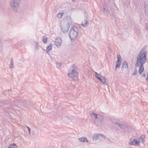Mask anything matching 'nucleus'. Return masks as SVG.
Segmentation results:
<instances>
[{
    "mask_svg": "<svg viewBox=\"0 0 148 148\" xmlns=\"http://www.w3.org/2000/svg\"><path fill=\"white\" fill-rule=\"evenodd\" d=\"M62 43V41L60 38L57 37L56 40L55 44L57 46H59L61 45Z\"/></svg>",
    "mask_w": 148,
    "mask_h": 148,
    "instance_id": "nucleus-9",
    "label": "nucleus"
},
{
    "mask_svg": "<svg viewBox=\"0 0 148 148\" xmlns=\"http://www.w3.org/2000/svg\"><path fill=\"white\" fill-rule=\"evenodd\" d=\"M103 119V117L102 116L99 114H98L97 117V120L98 121H102Z\"/></svg>",
    "mask_w": 148,
    "mask_h": 148,
    "instance_id": "nucleus-14",
    "label": "nucleus"
},
{
    "mask_svg": "<svg viewBox=\"0 0 148 148\" xmlns=\"http://www.w3.org/2000/svg\"><path fill=\"white\" fill-rule=\"evenodd\" d=\"M137 70L136 69V70H135V71L132 74V75H136L137 74Z\"/></svg>",
    "mask_w": 148,
    "mask_h": 148,
    "instance_id": "nucleus-29",
    "label": "nucleus"
},
{
    "mask_svg": "<svg viewBox=\"0 0 148 148\" xmlns=\"http://www.w3.org/2000/svg\"><path fill=\"white\" fill-rule=\"evenodd\" d=\"M117 61L116 63L115 70L117 68H119L120 66L121 62V56L120 55H118L117 56Z\"/></svg>",
    "mask_w": 148,
    "mask_h": 148,
    "instance_id": "nucleus-8",
    "label": "nucleus"
},
{
    "mask_svg": "<svg viewBox=\"0 0 148 148\" xmlns=\"http://www.w3.org/2000/svg\"><path fill=\"white\" fill-rule=\"evenodd\" d=\"M26 100H25V102H26Z\"/></svg>",
    "mask_w": 148,
    "mask_h": 148,
    "instance_id": "nucleus-37",
    "label": "nucleus"
},
{
    "mask_svg": "<svg viewBox=\"0 0 148 148\" xmlns=\"http://www.w3.org/2000/svg\"><path fill=\"white\" fill-rule=\"evenodd\" d=\"M27 127L28 129L29 134H31V132H30L31 129H30V128L29 127H28V126H27Z\"/></svg>",
    "mask_w": 148,
    "mask_h": 148,
    "instance_id": "nucleus-30",
    "label": "nucleus"
},
{
    "mask_svg": "<svg viewBox=\"0 0 148 148\" xmlns=\"http://www.w3.org/2000/svg\"><path fill=\"white\" fill-rule=\"evenodd\" d=\"M142 76L144 77H145V74H143V75H142Z\"/></svg>",
    "mask_w": 148,
    "mask_h": 148,
    "instance_id": "nucleus-31",
    "label": "nucleus"
},
{
    "mask_svg": "<svg viewBox=\"0 0 148 148\" xmlns=\"http://www.w3.org/2000/svg\"><path fill=\"white\" fill-rule=\"evenodd\" d=\"M90 112L91 113V116L92 118L96 120L97 119L98 114H97L94 113L92 111H91Z\"/></svg>",
    "mask_w": 148,
    "mask_h": 148,
    "instance_id": "nucleus-11",
    "label": "nucleus"
},
{
    "mask_svg": "<svg viewBox=\"0 0 148 148\" xmlns=\"http://www.w3.org/2000/svg\"><path fill=\"white\" fill-rule=\"evenodd\" d=\"M17 145L15 144L10 145L8 148H17Z\"/></svg>",
    "mask_w": 148,
    "mask_h": 148,
    "instance_id": "nucleus-23",
    "label": "nucleus"
},
{
    "mask_svg": "<svg viewBox=\"0 0 148 148\" xmlns=\"http://www.w3.org/2000/svg\"><path fill=\"white\" fill-rule=\"evenodd\" d=\"M145 29L146 30L148 31V23L145 24Z\"/></svg>",
    "mask_w": 148,
    "mask_h": 148,
    "instance_id": "nucleus-28",
    "label": "nucleus"
},
{
    "mask_svg": "<svg viewBox=\"0 0 148 148\" xmlns=\"http://www.w3.org/2000/svg\"><path fill=\"white\" fill-rule=\"evenodd\" d=\"M106 136H105L101 134H99V139L101 140L105 138Z\"/></svg>",
    "mask_w": 148,
    "mask_h": 148,
    "instance_id": "nucleus-16",
    "label": "nucleus"
},
{
    "mask_svg": "<svg viewBox=\"0 0 148 148\" xmlns=\"http://www.w3.org/2000/svg\"><path fill=\"white\" fill-rule=\"evenodd\" d=\"M103 10H105V8H104L103 9Z\"/></svg>",
    "mask_w": 148,
    "mask_h": 148,
    "instance_id": "nucleus-36",
    "label": "nucleus"
},
{
    "mask_svg": "<svg viewBox=\"0 0 148 148\" xmlns=\"http://www.w3.org/2000/svg\"><path fill=\"white\" fill-rule=\"evenodd\" d=\"M147 55L144 53H141L139 52L137 57V59L135 66L136 67H139V64L143 65L147 61Z\"/></svg>",
    "mask_w": 148,
    "mask_h": 148,
    "instance_id": "nucleus-1",
    "label": "nucleus"
},
{
    "mask_svg": "<svg viewBox=\"0 0 148 148\" xmlns=\"http://www.w3.org/2000/svg\"><path fill=\"white\" fill-rule=\"evenodd\" d=\"M35 45L36 46L38 45V44L37 42H35Z\"/></svg>",
    "mask_w": 148,
    "mask_h": 148,
    "instance_id": "nucleus-33",
    "label": "nucleus"
},
{
    "mask_svg": "<svg viewBox=\"0 0 148 148\" xmlns=\"http://www.w3.org/2000/svg\"><path fill=\"white\" fill-rule=\"evenodd\" d=\"M42 41L44 43H46L47 42V38L45 36L42 37Z\"/></svg>",
    "mask_w": 148,
    "mask_h": 148,
    "instance_id": "nucleus-25",
    "label": "nucleus"
},
{
    "mask_svg": "<svg viewBox=\"0 0 148 148\" xmlns=\"http://www.w3.org/2000/svg\"><path fill=\"white\" fill-rule=\"evenodd\" d=\"M145 136L144 135H143L140 136V138L141 140L142 143H144L145 141Z\"/></svg>",
    "mask_w": 148,
    "mask_h": 148,
    "instance_id": "nucleus-18",
    "label": "nucleus"
},
{
    "mask_svg": "<svg viewBox=\"0 0 148 148\" xmlns=\"http://www.w3.org/2000/svg\"><path fill=\"white\" fill-rule=\"evenodd\" d=\"M20 0H11L10 5L11 8L15 12L17 11V8L18 7Z\"/></svg>",
    "mask_w": 148,
    "mask_h": 148,
    "instance_id": "nucleus-4",
    "label": "nucleus"
},
{
    "mask_svg": "<svg viewBox=\"0 0 148 148\" xmlns=\"http://www.w3.org/2000/svg\"><path fill=\"white\" fill-rule=\"evenodd\" d=\"M147 132L148 134V130L147 131Z\"/></svg>",
    "mask_w": 148,
    "mask_h": 148,
    "instance_id": "nucleus-35",
    "label": "nucleus"
},
{
    "mask_svg": "<svg viewBox=\"0 0 148 148\" xmlns=\"http://www.w3.org/2000/svg\"><path fill=\"white\" fill-rule=\"evenodd\" d=\"M13 58H12L11 59L10 63L9 66L10 69H12L13 68Z\"/></svg>",
    "mask_w": 148,
    "mask_h": 148,
    "instance_id": "nucleus-22",
    "label": "nucleus"
},
{
    "mask_svg": "<svg viewBox=\"0 0 148 148\" xmlns=\"http://www.w3.org/2000/svg\"><path fill=\"white\" fill-rule=\"evenodd\" d=\"M146 80L147 82H148V77L147 76V77L146 78Z\"/></svg>",
    "mask_w": 148,
    "mask_h": 148,
    "instance_id": "nucleus-32",
    "label": "nucleus"
},
{
    "mask_svg": "<svg viewBox=\"0 0 148 148\" xmlns=\"http://www.w3.org/2000/svg\"><path fill=\"white\" fill-rule=\"evenodd\" d=\"M114 124L117 125L119 126V127L121 129H125L127 127V126L124 125H123L120 124L118 122H115L114 123Z\"/></svg>",
    "mask_w": 148,
    "mask_h": 148,
    "instance_id": "nucleus-12",
    "label": "nucleus"
},
{
    "mask_svg": "<svg viewBox=\"0 0 148 148\" xmlns=\"http://www.w3.org/2000/svg\"><path fill=\"white\" fill-rule=\"evenodd\" d=\"M140 140L139 138L138 139L134 138L132 140H131L129 143L130 145H133L135 146H138L140 143Z\"/></svg>",
    "mask_w": 148,
    "mask_h": 148,
    "instance_id": "nucleus-7",
    "label": "nucleus"
},
{
    "mask_svg": "<svg viewBox=\"0 0 148 148\" xmlns=\"http://www.w3.org/2000/svg\"><path fill=\"white\" fill-rule=\"evenodd\" d=\"M62 63L61 62H57L56 66L57 68L60 67L62 65Z\"/></svg>",
    "mask_w": 148,
    "mask_h": 148,
    "instance_id": "nucleus-27",
    "label": "nucleus"
},
{
    "mask_svg": "<svg viewBox=\"0 0 148 148\" xmlns=\"http://www.w3.org/2000/svg\"><path fill=\"white\" fill-rule=\"evenodd\" d=\"M99 139V134H95L93 136V140H96L97 139Z\"/></svg>",
    "mask_w": 148,
    "mask_h": 148,
    "instance_id": "nucleus-20",
    "label": "nucleus"
},
{
    "mask_svg": "<svg viewBox=\"0 0 148 148\" xmlns=\"http://www.w3.org/2000/svg\"><path fill=\"white\" fill-rule=\"evenodd\" d=\"M128 67L127 62L126 61H124L123 65V68H127Z\"/></svg>",
    "mask_w": 148,
    "mask_h": 148,
    "instance_id": "nucleus-19",
    "label": "nucleus"
},
{
    "mask_svg": "<svg viewBox=\"0 0 148 148\" xmlns=\"http://www.w3.org/2000/svg\"><path fill=\"white\" fill-rule=\"evenodd\" d=\"M52 49V46L51 45L48 46L46 48V52L47 53H48L49 52L51 51V50Z\"/></svg>",
    "mask_w": 148,
    "mask_h": 148,
    "instance_id": "nucleus-15",
    "label": "nucleus"
},
{
    "mask_svg": "<svg viewBox=\"0 0 148 148\" xmlns=\"http://www.w3.org/2000/svg\"><path fill=\"white\" fill-rule=\"evenodd\" d=\"M78 30L77 28L75 27H72L70 30L69 34V36L71 40H74L77 37Z\"/></svg>",
    "mask_w": 148,
    "mask_h": 148,
    "instance_id": "nucleus-3",
    "label": "nucleus"
},
{
    "mask_svg": "<svg viewBox=\"0 0 148 148\" xmlns=\"http://www.w3.org/2000/svg\"><path fill=\"white\" fill-rule=\"evenodd\" d=\"M146 6H147V5H146V6H145V8H146Z\"/></svg>",
    "mask_w": 148,
    "mask_h": 148,
    "instance_id": "nucleus-34",
    "label": "nucleus"
},
{
    "mask_svg": "<svg viewBox=\"0 0 148 148\" xmlns=\"http://www.w3.org/2000/svg\"><path fill=\"white\" fill-rule=\"evenodd\" d=\"M78 139L80 141L82 142H86L87 143L88 142V140L87 139L84 137L79 138Z\"/></svg>",
    "mask_w": 148,
    "mask_h": 148,
    "instance_id": "nucleus-13",
    "label": "nucleus"
},
{
    "mask_svg": "<svg viewBox=\"0 0 148 148\" xmlns=\"http://www.w3.org/2000/svg\"><path fill=\"white\" fill-rule=\"evenodd\" d=\"M64 14L63 13H59L57 15V17L59 18H60Z\"/></svg>",
    "mask_w": 148,
    "mask_h": 148,
    "instance_id": "nucleus-26",
    "label": "nucleus"
},
{
    "mask_svg": "<svg viewBox=\"0 0 148 148\" xmlns=\"http://www.w3.org/2000/svg\"><path fill=\"white\" fill-rule=\"evenodd\" d=\"M12 101L13 102H15V103L14 104H15L16 105H17V103L18 102H19V103H20L21 102L18 99H16L15 100H14V99L13 100H12Z\"/></svg>",
    "mask_w": 148,
    "mask_h": 148,
    "instance_id": "nucleus-24",
    "label": "nucleus"
},
{
    "mask_svg": "<svg viewBox=\"0 0 148 148\" xmlns=\"http://www.w3.org/2000/svg\"><path fill=\"white\" fill-rule=\"evenodd\" d=\"M87 21L86 20H85L82 22V25L83 26L86 27L87 25Z\"/></svg>",
    "mask_w": 148,
    "mask_h": 148,
    "instance_id": "nucleus-21",
    "label": "nucleus"
},
{
    "mask_svg": "<svg viewBox=\"0 0 148 148\" xmlns=\"http://www.w3.org/2000/svg\"><path fill=\"white\" fill-rule=\"evenodd\" d=\"M145 47H144L140 50V52H141V53L143 54L144 53V54H145L146 55H147V51H145Z\"/></svg>",
    "mask_w": 148,
    "mask_h": 148,
    "instance_id": "nucleus-17",
    "label": "nucleus"
},
{
    "mask_svg": "<svg viewBox=\"0 0 148 148\" xmlns=\"http://www.w3.org/2000/svg\"><path fill=\"white\" fill-rule=\"evenodd\" d=\"M95 75L97 78L102 82L103 83L105 84L106 82V78L103 76H101L97 72H95Z\"/></svg>",
    "mask_w": 148,
    "mask_h": 148,
    "instance_id": "nucleus-5",
    "label": "nucleus"
},
{
    "mask_svg": "<svg viewBox=\"0 0 148 148\" xmlns=\"http://www.w3.org/2000/svg\"><path fill=\"white\" fill-rule=\"evenodd\" d=\"M77 69V68L73 65L69 71L68 75L69 77L73 79L76 78L78 75Z\"/></svg>",
    "mask_w": 148,
    "mask_h": 148,
    "instance_id": "nucleus-2",
    "label": "nucleus"
},
{
    "mask_svg": "<svg viewBox=\"0 0 148 148\" xmlns=\"http://www.w3.org/2000/svg\"><path fill=\"white\" fill-rule=\"evenodd\" d=\"M70 25L69 23H63L61 26V29L64 33L67 32L68 31Z\"/></svg>",
    "mask_w": 148,
    "mask_h": 148,
    "instance_id": "nucleus-6",
    "label": "nucleus"
},
{
    "mask_svg": "<svg viewBox=\"0 0 148 148\" xmlns=\"http://www.w3.org/2000/svg\"><path fill=\"white\" fill-rule=\"evenodd\" d=\"M139 67L138 70V73L140 75H141L143 71L144 67L143 64H139Z\"/></svg>",
    "mask_w": 148,
    "mask_h": 148,
    "instance_id": "nucleus-10",
    "label": "nucleus"
}]
</instances>
